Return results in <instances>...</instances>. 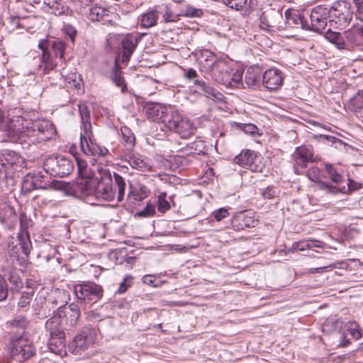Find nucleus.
Returning a JSON list of instances; mask_svg holds the SVG:
<instances>
[{
    "mask_svg": "<svg viewBox=\"0 0 363 363\" xmlns=\"http://www.w3.org/2000/svg\"><path fill=\"white\" fill-rule=\"evenodd\" d=\"M57 317L63 316L67 322L69 323L70 325L74 326L77 324L79 317H80V310L77 305L70 304L67 305H60L57 307V313L56 314Z\"/></svg>",
    "mask_w": 363,
    "mask_h": 363,
    "instance_id": "b1692460",
    "label": "nucleus"
},
{
    "mask_svg": "<svg viewBox=\"0 0 363 363\" xmlns=\"http://www.w3.org/2000/svg\"><path fill=\"white\" fill-rule=\"evenodd\" d=\"M330 267H331L330 265ZM329 267V266H327V267H316V268H311L309 269V272L312 274H314V273H323V272L325 271V269Z\"/></svg>",
    "mask_w": 363,
    "mask_h": 363,
    "instance_id": "0e129e2a",
    "label": "nucleus"
},
{
    "mask_svg": "<svg viewBox=\"0 0 363 363\" xmlns=\"http://www.w3.org/2000/svg\"><path fill=\"white\" fill-rule=\"evenodd\" d=\"M140 37L137 34L128 33L121 41L123 62H128L135 50Z\"/></svg>",
    "mask_w": 363,
    "mask_h": 363,
    "instance_id": "4be33fe9",
    "label": "nucleus"
},
{
    "mask_svg": "<svg viewBox=\"0 0 363 363\" xmlns=\"http://www.w3.org/2000/svg\"><path fill=\"white\" fill-rule=\"evenodd\" d=\"M330 22L334 23L340 29L347 27L352 20L353 11L351 4L347 1L340 0L335 2L329 9Z\"/></svg>",
    "mask_w": 363,
    "mask_h": 363,
    "instance_id": "1a4fd4ad",
    "label": "nucleus"
},
{
    "mask_svg": "<svg viewBox=\"0 0 363 363\" xmlns=\"http://www.w3.org/2000/svg\"><path fill=\"white\" fill-rule=\"evenodd\" d=\"M354 101H359L363 104V91H359L357 94L351 99Z\"/></svg>",
    "mask_w": 363,
    "mask_h": 363,
    "instance_id": "69168bd1",
    "label": "nucleus"
},
{
    "mask_svg": "<svg viewBox=\"0 0 363 363\" xmlns=\"http://www.w3.org/2000/svg\"><path fill=\"white\" fill-rule=\"evenodd\" d=\"M242 130L246 133L255 135L257 133V128L252 123H247L243 125Z\"/></svg>",
    "mask_w": 363,
    "mask_h": 363,
    "instance_id": "052dcab7",
    "label": "nucleus"
},
{
    "mask_svg": "<svg viewBox=\"0 0 363 363\" xmlns=\"http://www.w3.org/2000/svg\"><path fill=\"white\" fill-rule=\"evenodd\" d=\"M203 14V11L200 9L186 5L180 11L179 16L187 17H199Z\"/></svg>",
    "mask_w": 363,
    "mask_h": 363,
    "instance_id": "a18cd8bd",
    "label": "nucleus"
},
{
    "mask_svg": "<svg viewBox=\"0 0 363 363\" xmlns=\"http://www.w3.org/2000/svg\"><path fill=\"white\" fill-rule=\"evenodd\" d=\"M308 249L313 247H323L324 243L319 240H308Z\"/></svg>",
    "mask_w": 363,
    "mask_h": 363,
    "instance_id": "680f3d73",
    "label": "nucleus"
},
{
    "mask_svg": "<svg viewBox=\"0 0 363 363\" xmlns=\"http://www.w3.org/2000/svg\"><path fill=\"white\" fill-rule=\"evenodd\" d=\"M158 7L159 15L162 16V21L164 23L169 22H177L179 20V13H175L171 6L162 5Z\"/></svg>",
    "mask_w": 363,
    "mask_h": 363,
    "instance_id": "473e14b6",
    "label": "nucleus"
},
{
    "mask_svg": "<svg viewBox=\"0 0 363 363\" xmlns=\"http://www.w3.org/2000/svg\"><path fill=\"white\" fill-rule=\"evenodd\" d=\"M114 183L111 178L101 180L84 179L79 185L81 192L86 196L93 195L101 201H113L117 195L118 201H122L126 188V183L122 176L113 174Z\"/></svg>",
    "mask_w": 363,
    "mask_h": 363,
    "instance_id": "f03ea898",
    "label": "nucleus"
},
{
    "mask_svg": "<svg viewBox=\"0 0 363 363\" xmlns=\"http://www.w3.org/2000/svg\"><path fill=\"white\" fill-rule=\"evenodd\" d=\"M223 2L231 9L240 10L246 5L247 0H223Z\"/></svg>",
    "mask_w": 363,
    "mask_h": 363,
    "instance_id": "8fccbe9b",
    "label": "nucleus"
},
{
    "mask_svg": "<svg viewBox=\"0 0 363 363\" xmlns=\"http://www.w3.org/2000/svg\"><path fill=\"white\" fill-rule=\"evenodd\" d=\"M257 223V220L254 218L250 212L239 213L231 220L232 227L235 230H243L245 228H253Z\"/></svg>",
    "mask_w": 363,
    "mask_h": 363,
    "instance_id": "393cba45",
    "label": "nucleus"
},
{
    "mask_svg": "<svg viewBox=\"0 0 363 363\" xmlns=\"http://www.w3.org/2000/svg\"><path fill=\"white\" fill-rule=\"evenodd\" d=\"M218 61L213 52L206 50L201 53L200 65L203 69L211 70Z\"/></svg>",
    "mask_w": 363,
    "mask_h": 363,
    "instance_id": "e433bc0d",
    "label": "nucleus"
},
{
    "mask_svg": "<svg viewBox=\"0 0 363 363\" xmlns=\"http://www.w3.org/2000/svg\"><path fill=\"white\" fill-rule=\"evenodd\" d=\"M37 189H44V184L35 179L31 173H28L22 182L21 192L23 194H28L31 191Z\"/></svg>",
    "mask_w": 363,
    "mask_h": 363,
    "instance_id": "c756f323",
    "label": "nucleus"
},
{
    "mask_svg": "<svg viewBox=\"0 0 363 363\" xmlns=\"http://www.w3.org/2000/svg\"><path fill=\"white\" fill-rule=\"evenodd\" d=\"M284 80L282 72L276 68L266 70L262 76L263 86L272 91L277 90L282 85Z\"/></svg>",
    "mask_w": 363,
    "mask_h": 363,
    "instance_id": "412c9836",
    "label": "nucleus"
},
{
    "mask_svg": "<svg viewBox=\"0 0 363 363\" xmlns=\"http://www.w3.org/2000/svg\"><path fill=\"white\" fill-rule=\"evenodd\" d=\"M32 174H33V177H34L35 179H37V181L38 182H40L41 184H44V188L46 187V183H45L44 181L43 180L44 178V176L40 175V173Z\"/></svg>",
    "mask_w": 363,
    "mask_h": 363,
    "instance_id": "338daca9",
    "label": "nucleus"
},
{
    "mask_svg": "<svg viewBox=\"0 0 363 363\" xmlns=\"http://www.w3.org/2000/svg\"><path fill=\"white\" fill-rule=\"evenodd\" d=\"M155 212V206L152 204H147L143 210L139 211L137 214L140 217H149L152 216Z\"/></svg>",
    "mask_w": 363,
    "mask_h": 363,
    "instance_id": "6e6d98bb",
    "label": "nucleus"
},
{
    "mask_svg": "<svg viewBox=\"0 0 363 363\" xmlns=\"http://www.w3.org/2000/svg\"><path fill=\"white\" fill-rule=\"evenodd\" d=\"M357 16L363 21V0H353Z\"/></svg>",
    "mask_w": 363,
    "mask_h": 363,
    "instance_id": "4d7b16f0",
    "label": "nucleus"
},
{
    "mask_svg": "<svg viewBox=\"0 0 363 363\" xmlns=\"http://www.w3.org/2000/svg\"><path fill=\"white\" fill-rule=\"evenodd\" d=\"M45 330L49 334L48 346L50 350L59 355L65 354L66 337L62 320L54 315L45 323Z\"/></svg>",
    "mask_w": 363,
    "mask_h": 363,
    "instance_id": "20e7f679",
    "label": "nucleus"
},
{
    "mask_svg": "<svg viewBox=\"0 0 363 363\" xmlns=\"http://www.w3.org/2000/svg\"><path fill=\"white\" fill-rule=\"evenodd\" d=\"M44 4L49 7L48 11L55 16L64 14L68 10L62 0H44Z\"/></svg>",
    "mask_w": 363,
    "mask_h": 363,
    "instance_id": "f704fd0d",
    "label": "nucleus"
},
{
    "mask_svg": "<svg viewBox=\"0 0 363 363\" xmlns=\"http://www.w3.org/2000/svg\"><path fill=\"white\" fill-rule=\"evenodd\" d=\"M56 133L54 124L48 120L26 121L17 117L10 120L6 134L13 143L30 145L50 140Z\"/></svg>",
    "mask_w": 363,
    "mask_h": 363,
    "instance_id": "f257e3e1",
    "label": "nucleus"
},
{
    "mask_svg": "<svg viewBox=\"0 0 363 363\" xmlns=\"http://www.w3.org/2000/svg\"><path fill=\"white\" fill-rule=\"evenodd\" d=\"M29 323V320L25 315H19L6 322V329L11 335V337H16V336L24 337Z\"/></svg>",
    "mask_w": 363,
    "mask_h": 363,
    "instance_id": "aec40b11",
    "label": "nucleus"
},
{
    "mask_svg": "<svg viewBox=\"0 0 363 363\" xmlns=\"http://www.w3.org/2000/svg\"><path fill=\"white\" fill-rule=\"evenodd\" d=\"M78 108L81 118V128L82 130L80 134H84V137H89L91 135V131L90 111L85 104H79Z\"/></svg>",
    "mask_w": 363,
    "mask_h": 363,
    "instance_id": "bb28decb",
    "label": "nucleus"
},
{
    "mask_svg": "<svg viewBox=\"0 0 363 363\" xmlns=\"http://www.w3.org/2000/svg\"><path fill=\"white\" fill-rule=\"evenodd\" d=\"M283 19L282 14L274 9H267L259 16L260 27L263 30H271L279 28V23Z\"/></svg>",
    "mask_w": 363,
    "mask_h": 363,
    "instance_id": "6ab92c4d",
    "label": "nucleus"
},
{
    "mask_svg": "<svg viewBox=\"0 0 363 363\" xmlns=\"http://www.w3.org/2000/svg\"><path fill=\"white\" fill-rule=\"evenodd\" d=\"M33 296V292H23L18 301V305L21 308H26L29 305Z\"/></svg>",
    "mask_w": 363,
    "mask_h": 363,
    "instance_id": "603ef678",
    "label": "nucleus"
},
{
    "mask_svg": "<svg viewBox=\"0 0 363 363\" xmlns=\"http://www.w3.org/2000/svg\"><path fill=\"white\" fill-rule=\"evenodd\" d=\"M174 111L172 108L157 103L149 104L145 106V113L147 118L152 121L162 123L165 126Z\"/></svg>",
    "mask_w": 363,
    "mask_h": 363,
    "instance_id": "dca6fc26",
    "label": "nucleus"
},
{
    "mask_svg": "<svg viewBox=\"0 0 363 363\" xmlns=\"http://www.w3.org/2000/svg\"><path fill=\"white\" fill-rule=\"evenodd\" d=\"M345 328L348 333L355 340H358L362 338L363 330L359 325L354 321L349 322L345 325Z\"/></svg>",
    "mask_w": 363,
    "mask_h": 363,
    "instance_id": "ea45409f",
    "label": "nucleus"
},
{
    "mask_svg": "<svg viewBox=\"0 0 363 363\" xmlns=\"http://www.w3.org/2000/svg\"><path fill=\"white\" fill-rule=\"evenodd\" d=\"M132 277L130 275L126 276L123 281L120 284L119 288L117 291L118 294L125 293L129 287L132 285Z\"/></svg>",
    "mask_w": 363,
    "mask_h": 363,
    "instance_id": "864d4df0",
    "label": "nucleus"
},
{
    "mask_svg": "<svg viewBox=\"0 0 363 363\" xmlns=\"http://www.w3.org/2000/svg\"><path fill=\"white\" fill-rule=\"evenodd\" d=\"M123 161L127 162L130 166L138 171L147 172L151 170L150 160L145 156L137 154L133 155L131 152H124L121 154Z\"/></svg>",
    "mask_w": 363,
    "mask_h": 363,
    "instance_id": "a211bd4d",
    "label": "nucleus"
},
{
    "mask_svg": "<svg viewBox=\"0 0 363 363\" xmlns=\"http://www.w3.org/2000/svg\"><path fill=\"white\" fill-rule=\"evenodd\" d=\"M143 281L146 284L152 285L154 283L153 277L152 275H145L143 277Z\"/></svg>",
    "mask_w": 363,
    "mask_h": 363,
    "instance_id": "e2e57ef3",
    "label": "nucleus"
},
{
    "mask_svg": "<svg viewBox=\"0 0 363 363\" xmlns=\"http://www.w3.org/2000/svg\"><path fill=\"white\" fill-rule=\"evenodd\" d=\"M194 84L203 91L208 97H216L217 94H219L213 86L202 79L195 80Z\"/></svg>",
    "mask_w": 363,
    "mask_h": 363,
    "instance_id": "79ce46f5",
    "label": "nucleus"
},
{
    "mask_svg": "<svg viewBox=\"0 0 363 363\" xmlns=\"http://www.w3.org/2000/svg\"><path fill=\"white\" fill-rule=\"evenodd\" d=\"M260 74L256 72L254 69L250 68L247 70L245 81L246 84L250 88L255 89L259 84Z\"/></svg>",
    "mask_w": 363,
    "mask_h": 363,
    "instance_id": "58836bf2",
    "label": "nucleus"
},
{
    "mask_svg": "<svg viewBox=\"0 0 363 363\" xmlns=\"http://www.w3.org/2000/svg\"><path fill=\"white\" fill-rule=\"evenodd\" d=\"M308 249V240H303L295 242L291 248L293 251H303Z\"/></svg>",
    "mask_w": 363,
    "mask_h": 363,
    "instance_id": "13d9d810",
    "label": "nucleus"
},
{
    "mask_svg": "<svg viewBox=\"0 0 363 363\" xmlns=\"http://www.w3.org/2000/svg\"><path fill=\"white\" fill-rule=\"evenodd\" d=\"M31 248L32 245L28 231L22 230L16 238H11V240L9 242L8 250L12 264L23 266Z\"/></svg>",
    "mask_w": 363,
    "mask_h": 363,
    "instance_id": "423d86ee",
    "label": "nucleus"
},
{
    "mask_svg": "<svg viewBox=\"0 0 363 363\" xmlns=\"http://www.w3.org/2000/svg\"><path fill=\"white\" fill-rule=\"evenodd\" d=\"M45 171L55 177H65L74 169L72 160L63 155L49 156L43 162Z\"/></svg>",
    "mask_w": 363,
    "mask_h": 363,
    "instance_id": "6e6552de",
    "label": "nucleus"
},
{
    "mask_svg": "<svg viewBox=\"0 0 363 363\" xmlns=\"http://www.w3.org/2000/svg\"><path fill=\"white\" fill-rule=\"evenodd\" d=\"M108 13L109 11L107 9L96 6L89 9L88 18L93 21H99L108 16Z\"/></svg>",
    "mask_w": 363,
    "mask_h": 363,
    "instance_id": "4c0bfd02",
    "label": "nucleus"
},
{
    "mask_svg": "<svg viewBox=\"0 0 363 363\" xmlns=\"http://www.w3.org/2000/svg\"><path fill=\"white\" fill-rule=\"evenodd\" d=\"M167 194L161 193L157 198V210L161 213H165L170 209V203L166 199Z\"/></svg>",
    "mask_w": 363,
    "mask_h": 363,
    "instance_id": "49530a36",
    "label": "nucleus"
},
{
    "mask_svg": "<svg viewBox=\"0 0 363 363\" xmlns=\"http://www.w3.org/2000/svg\"><path fill=\"white\" fill-rule=\"evenodd\" d=\"M111 79L117 86L121 88L123 93L126 91L127 86L124 79L121 77V67L119 66L117 60L114 62V65L111 73Z\"/></svg>",
    "mask_w": 363,
    "mask_h": 363,
    "instance_id": "72a5a7b5",
    "label": "nucleus"
},
{
    "mask_svg": "<svg viewBox=\"0 0 363 363\" xmlns=\"http://www.w3.org/2000/svg\"><path fill=\"white\" fill-rule=\"evenodd\" d=\"M77 165L80 172L86 167V164L83 160H77Z\"/></svg>",
    "mask_w": 363,
    "mask_h": 363,
    "instance_id": "774afa93",
    "label": "nucleus"
},
{
    "mask_svg": "<svg viewBox=\"0 0 363 363\" xmlns=\"http://www.w3.org/2000/svg\"><path fill=\"white\" fill-rule=\"evenodd\" d=\"M74 291L77 298L85 304L99 301L104 294L102 286L91 281L75 285Z\"/></svg>",
    "mask_w": 363,
    "mask_h": 363,
    "instance_id": "9d476101",
    "label": "nucleus"
},
{
    "mask_svg": "<svg viewBox=\"0 0 363 363\" xmlns=\"http://www.w3.org/2000/svg\"><path fill=\"white\" fill-rule=\"evenodd\" d=\"M122 134V143L125 147L124 152H131L133 150L135 143V138L132 130L127 126L121 128Z\"/></svg>",
    "mask_w": 363,
    "mask_h": 363,
    "instance_id": "2f4dec72",
    "label": "nucleus"
},
{
    "mask_svg": "<svg viewBox=\"0 0 363 363\" xmlns=\"http://www.w3.org/2000/svg\"><path fill=\"white\" fill-rule=\"evenodd\" d=\"M213 80L227 87L242 88V74L241 69H231L225 62L218 61L211 70Z\"/></svg>",
    "mask_w": 363,
    "mask_h": 363,
    "instance_id": "39448f33",
    "label": "nucleus"
},
{
    "mask_svg": "<svg viewBox=\"0 0 363 363\" xmlns=\"http://www.w3.org/2000/svg\"><path fill=\"white\" fill-rule=\"evenodd\" d=\"M325 168L330 180L335 184H330L325 182L319 181L318 182V188L330 194L345 192V186H342V176L330 164H325Z\"/></svg>",
    "mask_w": 363,
    "mask_h": 363,
    "instance_id": "4468645a",
    "label": "nucleus"
},
{
    "mask_svg": "<svg viewBox=\"0 0 363 363\" xmlns=\"http://www.w3.org/2000/svg\"><path fill=\"white\" fill-rule=\"evenodd\" d=\"M9 293V287L7 282L1 274H0V301H3L6 299Z\"/></svg>",
    "mask_w": 363,
    "mask_h": 363,
    "instance_id": "3c124183",
    "label": "nucleus"
},
{
    "mask_svg": "<svg viewBox=\"0 0 363 363\" xmlns=\"http://www.w3.org/2000/svg\"><path fill=\"white\" fill-rule=\"evenodd\" d=\"M234 161L240 167L249 169L255 172H261L264 168V164L260 161V156L250 150H242L235 157Z\"/></svg>",
    "mask_w": 363,
    "mask_h": 363,
    "instance_id": "2eb2a0df",
    "label": "nucleus"
},
{
    "mask_svg": "<svg viewBox=\"0 0 363 363\" xmlns=\"http://www.w3.org/2000/svg\"><path fill=\"white\" fill-rule=\"evenodd\" d=\"M325 39L333 44L339 50H346V39L345 38V31L342 33L331 30L329 28L324 35Z\"/></svg>",
    "mask_w": 363,
    "mask_h": 363,
    "instance_id": "c85d7f7f",
    "label": "nucleus"
},
{
    "mask_svg": "<svg viewBox=\"0 0 363 363\" xmlns=\"http://www.w3.org/2000/svg\"><path fill=\"white\" fill-rule=\"evenodd\" d=\"M166 127L179 134L182 138H189L194 132L193 123L175 111L172 113V116L170 119H168Z\"/></svg>",
    "mask_w": 363,
    "mask_h": 363,
    "instance_id": "f8f14e48",
    "label": "nucleus"
},
{
    "mask_svg": "<svg viewBox=\"0 0 363 363\" xmlns=\"http://www.w3.org/2000/svg\"><path fill=\"white\" fill-rule=\"evenodd\" d=\"M261 194L264 199H272L277 196L279 194L277 189L274 186H267L264 189H260Z\"/></svg>",
    "mask_w": 363,
    "mask_h": 363,
    "instance_id": "09e8293b",
    "label": "nucleus"
},
{
    "mask_svg": "<svg viewBox=\"0 0 363 363\" xmlns=\"http://www.w3.org/2000/svg\"><path fill=\"white\" fill-rule=\"evenodd\" d=\"M328 17H330L329 9L320 5L311 11L310 23L301 15H298V18L303 29L320 33L325 28Z\"/></svg>",
    "mask_w": 363,
    "mask_h": 363,
    "instance_id": "0eeeda50",
    "label": "nucleus"
},
{
    "mask_svg": "<svg viewBox=\"0 0 363 363\" xmlns=\"http://www.w3.org/2000/svg\"><path fill=\"white\" fill-rule=\"evenodd\" d=\"M52 48L55 57H59L60 60H64V52L65 50V44L62 41L55 40L52 43Z\"/></svg>",
    "mask_w": 363,
    "mask_h": 363,
    "instance_id": "de8ad7c7",
    "label": "nucleus"
},
{
    "mask_svg": "<svg viewBox=\"0 0 363 363\" xmlns=\"http://www.w3.org/2000/svg\"><path fill=\"white\" fill-rule=\"evenodd\" d=\"M47 43L46 40H41L38 44V48L42 50L41 61L44 64L45 73L54 69L57 66V63L54 62L53 57L46 47Z\"/></svg>",
    "mask_w": 363,
    "mask_h": 363,
    "instance_id": "cd10ccee",
    "label": "nucleus"
},
{
    "mask_svg": "<svg viewBox=\"0 0 363 363\" xmlns=\"http://www.w3.org/2000/svg\"><path fill=\"white\" fill-rule=\"evenodd\" d=\"M130 198H133L135 201H140L146 197V193L144 187L140 186L139 189L130 185V191L128 194Z\"/></svg>",
    "mask_w": 363,
    "mask_h": 363,
    "instance_id": "c03bdc74",
    "label": "nucleus"
},
{
    "mask_svg": "<svg viewBox=\"0 0 363 363\" xmlns=\"http://www.w3.org/2000/svg\"><path fill=\"white\" fill-rule=\"evenodd\" d=\"M158 7L143 13L140 16V26L145 28H151L156 25L159 18Z\"/></svg>",
    "mask_w": 363,
    "mask_h": 363,
    "instance_id": "7c9ffc66",
    "label": "nucleus"
},
{
    "mask_svg": "<svg viewBox=\"0 0 363 363\" xmlns=\"http://www.w3.org/2000/svg\"><path fill=\"white\" fill-rule=\"evenodd\" d=\"M80 147L83 153L86 155L105 156L108 152L106 147L97 143L92 131L89 137H84V134H80Z\"/></svg>",
    "mask_w": 363,
    "mask_h": 363,
    "instance_id": "f3484780",
    "label": "nucleus"
},
{
    "mask_svg": "<svg viewBox=\"0 0 363 363\" xmlns=\"http://www.w3.org/2000/svg\"><path fill=\"white\" fill-rule=\"evenodd\" d=\"M212 216L217 221H220V220H223V218L228 217L229 213L226 208H220L218 210L215 211L212 213Z\"/></svg>",
    "mask_w": 363,
    "mask_h": 363,
    "instance_id": "5fc2aeb1",
    "label": "nucleus"
},
{
    "mask_svg": "<svg viewBox=\"0 0 363 363\" xmlns=\"http://www.w3.org/2000/svg\"><path fill=\"white\" fill-rule=\"evenodd\" d=\"M94 330L86 327L77 334L69 345V351L75 355H82L94 342Z\"/></svg>",
    "mask_w": 363,
    "mask_h": 363,
    "instance_id": "ddd939ff",
    "label": "nucleus"
},
{
    "mask_svg": "<svg viewBox=\"0 0 363 363\" xmlns=\"http://www.w3.org/2000/svg\"><path fill=\"white\" fill-rule=\"evenodd\" d=\"M10 353L14 359L24 362L35 354V350L27 338L16 336L11 339Z\"/></svg>",
    "mask_w": 363,
    "mask_h": 363,
    "instance_id": "9b49d317",
    "label": "nucleus"
},
{
    "mask_svg": "<svg viewBox=\"0 0 363 363\" xmlns=\"http://www.w3.org/2000/svg\"><path fill=\"white\" fill-rule=\"evenodd\" d=\"M7 279L11 284V291H18L23 286L20 277V270L11 269L8 272Z\"/></svg>",
    "mask_w": 363,
    "mask_h": 363,
    "instance_id": "c9c22d12",
    "label": "nucleus"
},
{
    "mask_svg": "<svg viewBox=\"0 0 363 363\" xmlns=\"http://www.w3.org/2000/svg\"><path fill=\"white\" fill-rule=\"evenodd\" d=\"M349 108L352 111L359 121L363 124V104L359 101L350 99Z\"/></svg>",
    "mask_w": 363,
    "mask_h": 363,
    "instance_id": "37998d69",
    "label": "nucleus"
},
{
    "mask_svg": "<svg viewBox=\"0 0 363 363\" xmlns=\"http://www.w3.org/2000/svg\"><path fill=\"white\" fill-rule=\"evenodd\" d=\"M24 159L16 152L9 150L0 152V184L11 191L15 185L12 171H18L23 167Z\"/></svg>",
    "mask_w": 363,
    "mask_h": 363,
    "instance_id": "7ed1b4c3",
    "label": "nucleus"
},
{
    "mask_svg": "<svg viewBox=\"0 0 363 363\" xmlns=\"http://www.w3.org/2000/svg\"><path fill=\"white\" fill-rule=\"evenodd\" d=\"M185 78L193 80L194 83L195 80H200L196 71L192 68L189 69L184 74Z\"/></svg>",
    "mask_w": 363,
    "mask_h": 363,
    "instance_id": "bf43d9fd",
    "label": "nucleus"
},
{
    "mask_svg": "<svg viewBox=\"0 0 363 363\" xmlns=\"http://www.w3.org/2000/svg\"><path fill=\"white\" fill-rule=\"evenodd\" d=\"M345 38L347 51L363 46V26H354L345 30Z\"/></svg>",
    "mask_w": 363,
    "mask_h": 363,
    "instance_id": "5701e85b",
    "label": "nucleus"
},
{
    "mask_svg": "<svg viewBox=\"0 0 363 363\" xmlns=\"http://www.w3.org/2000/svg\"><path fill=\"white\" fill-rule=\"evenodd\" d=\"M292 156L296 164L301 168H306L307 163L313 161V152L311 147H297Z\"/></svg>",
    "mask_w": 363,
    "mask_h": 363,
    "instance_id": "a878e982",
    "label": "nucleus"
},
{
    "mask_svg": "<svg viewBox=\"0 0 363 363\" xmlns=\"http://www.w3.org/2000/svg\"><path fill=\"white\" fill-rule=\"evenodd\" d=\"M65 82L69 84V88L79 90L81 88L82 79L79 73L72 72L65 77Z\"/></svg>",
    "mask_w": 363,
    "mask_h": 363,
    "instance_id": "a19ab883",
    "label": "nucleus"
}]
</instances>
